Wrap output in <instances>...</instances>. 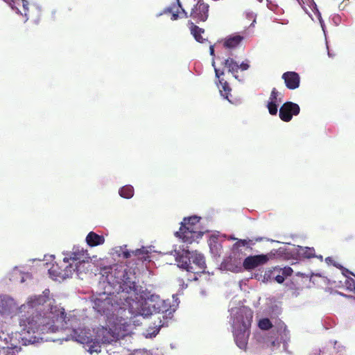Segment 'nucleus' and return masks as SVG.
Returning a JSON list of instances; mask_svg holds the SVG:
<instances>
[{
  "label": "nucleus",
  "instance_id": "nucleus-30",
  "mask_svg": "<svg viewBox=\"0 0 355 355\" xmlns=\"http://www.w3.org/2000/svg\"><path fill=\"white\" fill-rule=\"evenodd\" d=\"M334 349L336 351L335 355H347L345 347L340 343L335 342Z\"/></svg>",
  "mask_w": 355,
  "mask_h": 355
},
{
  "label": "nucleus",
  "instance_id": "nucleus-31",
  "mask_svg": "<svg viewBox=\"0 0 355 355\" xmlns=\"http://www.w3.org/2000/svg\"><path fill=\"white\" fill-rule=\"evenodd\" d=\"M278 105L272 104V103H267V108L268 110L269 113L271 115H276L278 112Z\"/></svg>",
  "mask_w": 355,
  "mask_h": 355
},
{
  "label": "nucleus",
  "instance_id": "nucleus-14",
  "mask_svg": "<svg viewBox=\"0 0 355 355\" xmlns=\"http://www.w3.org/2000/svg\"><path fill=\"white\" fill-rule=\"evenodd\" d=\"M209 6L202 1H198L192 8L191 17L197 22L205 21L208 17Z\"/></svg>",
  "mask_w": 355,
  "mask_h": 355
},
{
  "label": "nucleus",
  "instance_id": "nucleus-25",
  "mask_svg": "<svg viewBox=\"0 0 355 355\" xmlns=\"http://www.w3.org/2000/svg\"><path fill=\"white\" fill-rule=\"evenodd\" d=\"M119 194L121 198L130 199L134 196V188L130 184L125 185L119 189Z\"/></svg>",
  "mask_w": 355,
  "mask_h": 355
},
{
  "label": "nucleus",
  "instance_id": "nucleus-20",
  "mask_svg": "<svg viewBox=\"0 0 355 355\" xmlns=\"http://www.w3.org/2000/svg\"><path fill=\"white\" fill-rule=\"evenodd\" d=\"M225 66L228 68V71L234 76V77L239 80L237 76L238 70L239 69V64L232 58H229L225 60Z\"/></svg>",
  "mask_w": 355,
  "mask_h": 355
},
{
  "label": "nucleus",
  "instance_id": "nucleus-13",
  "mask_svg": "<svg viewBox=\"0 0 355 355\" xmlns=\"http://www.w3.org/2000/svg\"><path fill=\"white\" fill-rule=\"evenodd\" d=\"M268 260L269 256L267 254L249 256L243 260V266L244 269L250 270L264 265Z\"/></svg>",
  "mask_w": 355,
  "mask_h": 355
},
{
  "label": "nucleus",
  "instance_id": "nucleus-39",
  "mask_svg": "<svg viewBox=\"0 0 355 355\" xmlns=\"http://www.w3.org/2000/svg\"><path fill=\"white\" fill-rule=\"evenodd\" d=\"M230 239H231V240H237V241L239 240V239H236V238H235V237H234V236H230Z\"/></svg>",
  "mask_w": 355,
  "mask_h": 355
},
{
  "label": "nucleus",
  "instance_id": "nucleus-9",
  "mask_svg": "<svg viewBox=\"0 0 355 355\" xmlns=\"http://www.w3.org/2000/svg\"><path fill=\"white\" fill-rule=\"evenodd\" d=\"M278 336L274 338L272 336H267L266 338H262V339L259 338V334L257 333L255 334V337L259 343H264L267 345V346H270L273 349L279 347L280 343L283 345V350H287L288 343L290 340V334L289 331L287 329L286 326L284 322H279L278 324L277 329Z\"/></svg>",
  "mask_w": 355,
  "mask_h": 355
},
{
  "label": "nucleus",
  "instance_id": "nucleus-12",
  "mask_svg": "<svg viewBox=\"0 0 355 355\" xmlns=\"http://www.w3.org/2000/svg\"><path fill=\"white\" fill-rule=\"evenodd\" d=\"M300 111V106L297 103L288 101L279 108V116L283 121L288 122L292 119L293 116H297Z\"/></svg>",
  "mask_w": 355,
  "mask_h": 355
},
{
  "label": "nucleus",
  "instance_id": "nucleus-2",
  "mask_svg": "<svg viewBox=\"0 0 355 355\" xmlns=\"http://www.w3.org/2000/svg\"><path fill=\"white\" fill-rule=\"evenodd\" d=\"M49 290L42 294L32 295L24 304L18 305L15 299L8 295H0V315L12 318L19 315L20 335L24 345L35 344L44 340L42 335L73 327L75 318L67 316L64 309L52 305Z\"/></svg>",
  "mask_w": 355,
  "mask_h": 355
},
{
  "label": "nucleus",
  "instance_id": "nucleus-46",
  "mask_svg": "<svg viewBox=\"0 0 355 355\" xmlns=\"http://www.w3.org/2000/svg\"><path fill=\"white\" fill-rule=\"evenodd\" d=\"M260 2H261L263 0H259Z\"/></svg>",
  "mask_w": 355,
  "mask_h": 355
},
{
  "label": "nucleus",
  "instance_id": "nucleus-10",
  "mask_svg": "<svg viewBox=\"0 0 355 355\" xmlns=\"http://www.w3.org/2000/svg\"><path fill=\"white\" fill-rule=\"evenodd\" d=\"M148 253L149 250L147 248L142 247L135 250H128L126 245L114 247L110 252V254L114 257L128 259L133 256L141 261H150Z\"/></svg>",
  "mask_w": 355,
  "mask_h": 355
},
{
  "label": "nucleus",
  "instance_id": "nucleus-16",
  "mask_svg": "<svg viewBox=\"0 0 355 355\" xmlns=\"http://www.w3.org/2000/svg\"><path fill=\"white\" fill-rule=\"evenodd\" d=\"M282 78L284 80L286 87L290 89H297L300 86V78L299 74L295 71L284 73Z\"/></svg>",
  "mask_w": 355,
  "mask_h": 355
},
{
  "label": "nucleus",
  "instance_id": "nucleus-7",
  "mask_svg": "<svg viewBox=\"0 0 355 355\" xmlns=\"http://www.w3.org/2000/svg\"><path fill=\"white\" fill-rule=\"evenodd\" d=\"M200 218L197 216L184 218L181 223L180 230L175 235L184 243H191L200 239L207 230H204L200 224Z\"/></svg>",
  "mask_w": 355,
  "mask_h": 355
},
{
  "label": "nucleus",
  "instance_id": "nucleus-18",
  "mask_svg": "<svg viewBox=\"0 0 355 355\" xmlns=\"http://www.w3.org/2000/svg\"><path fill=\"white\" fill-rule=\"evenodd\" d=\"M178 5H174L170 8H166L163 12H160L157 15V17L161 16L163 13H166V12H169L172 13L171 19L177 20L179 17H186L187 12L182 8L179 0H177Z\"/></svg>",
  "mask_w": 355,
  "mask_h": 355
},
{
  "label": "nucleus",
  "instance_id": "nucleus-35",
  "mask_svg": "<svg viewBox=\"0 0 355 355\" xmlns=\"http://www.w3.org/2000/svg\"><path fill=\"white\" fill-rule=\"evenodd\" d=\"M178 282L180 283V285L182 286V289L187 288V285L183 282L182 279H179Z\"/></svg>",
  "mask_w": 355,
  "mask_h": 355
},
{
  "label": "nucleus",
  "instance_id": "nucleus-33",
  "mask_svg": "<svg viewBox=\"0 0 355 355\" xmlns=\"http://www.w3.org/2000/svg\"><path fill=\"white\" fill-rule=\"evenodd\" d=\"M249 67H250V65L248 63V62H243L241 64H239V69L241 71L248 70L249 69Z\"/></svg>",
  "mask_w": 355,
  "mask_h": 355
},
{
  "label": "nucleus",
  "instance_id": "nucleus-34",
  "mask_svg": "<svg viewBox=\"0 0 355 355\" xmlns=\"http://www.w3.org/2000/svg\"><path fill=\"white\" fill-rule=\"evenodd\" d=\"M275 279L277 282H278L279 284H282L284 282V279H285V277L283 276L282 274L281 275H277L275 277Z\"/></svg>",
  "mask_w": 355,
  "mask_h": 355
},
{
  "label": "nucleus",
  "instance_id": "nucleus-28",
  "mask_svg": "<svg viewBox=\"0 0 355 355\" xmlns=\"http://www.w3.org/2000/svg\"><path fill=\"white\" fill-rule=\"evenodd\" d=\"M280 95L281 94L274 88L271 92L268 103H272V104H277L279 105V103L282 102L281 98L279 97Z\"/></svg>",
  "mask_w": 355,
  "mask_h": 355
},
{
  "label": "nucleus",
  "instance_id": "nucleus-45",
  "mask_svg": "<svg viewBox=\"0 0 355 355\" xmlns=\"http://www.w3.org/2000/svg\"><path fill=\"white\" fill-rule=\"evenodd\" d=\"M328 55H329V57H331V53H330V52H329V51L328 52Z\"/></svg>",
  "mask_w": 355,
  "mask_h": 355
},
{
  "label": "nucleus",
  "instance_id": "nucleus-37",
  "mask_svg": "<svg viewBox=\"0 0 355 355\" xmlns=\"http://www.w3.org/2000/svg\"><path fill=\"white\" fill-rule=\"evenodd\" d=\"M209 52H210V55L214 56V46L212 45H210L209 46Z\"/></svg>",
  "mask_w": 355,
  "mask_h": 355
},
{
  "label": "nucleus",
  "instance_id": "nucleus-21",
  "mask_svg": "<svg viewBox=\"0 0 355 355\" xmlns=\"http://www.w3.org/2000/svg\"><path fill=\"white\" fill-rule=\"evenodd\" d=\"M28 273H22L17 267L12 269L10 275V279L12 281H17L19 279L20 283H24L26 280L30 278Z\"/></svg>",
  "mask_w": 355,
  "mask_h": 355
},
{
  "label": "nucleus",
  "instance_id": "nucleus-27",
  "mask_svg": "<svg viewBox=\"0 0 355 355\" xmlns=\"http://www.w3.org/2000/svg\"><path fill=\"white\" fill-rule=\"evenodd\" d=\"M160 324L158 327H155L153 328H149L146 330V331L144 334V336L147 338H152L155 337V336L158 334L159 329L161 327H163L166 324L165 322H159Z\"/></svg>",
  "mask_w": 355,
  "mask_h": 355
},
{
  "label": "nucleus",
  "instance_id": "nucleus-11",
  "mask_svg": "<svg viewBox=\"0 0 355 355\" xmlns=\"http://www.w3.org/2000/svg\"><path fill=\"white\" fill-rule=\"evenodd\" d=\"M21 347L8 332L3 329L0 331V355H18Z\"/></svg>",
  "mask_w": 355,
  "mask_h": 355
},
{
  "label": "nucleus",
  "instance_id": "nucleus-4",
  "mask_svg": "<svg viewBox=\"0 0 355 355\" xmlns=\"http://www.w3.org/2000/svg\"><path fill=\"white\" fill-rule=\"evenodd\" d=\"M173 304L168 300H161L156 294L146 295L143 298L136 293H132V299L127 300L128 313L131 317L148 318L155 313H162L165 319L171 318L179 304L177 295H173Z\"/></svg>",
  "mask_w": 355,
  "mask_h": 355
},
{
  "label": "nucleus",
  "instance_id": "nucleus-42",
  "mask_svg": "<svg viewBox=\"0 0 355 355\" xmlns=\"http://www.w3.org/2000/svg\"><path fill=\"white\" fill-rule=\"evenodd\" d=\"M302 8L304 10V11H305L306 13H308V14H309V12H307L306 9L304 6H302Z\"/></svg>",
  "mask_w": 355,
  "mask_h": 355
},
{
  "label": "nucleus",
  "instance_id": "nucleus-19",
  "mask_svg": "<svg viewBox=\"0 0 355 355\" xmlns=\"http://www.w3.org/2000/svg\"><path fill=\"white\" fill-rule=\"evenodd\" d=\"M105 241V239L103 235H99L94 232H89L85 238V242L91 248L102 245Z\"/></svg>",
  "mask_w": 355,
  "mask_h": 355
},
{
  "label": "nucleus",
  "instance_id": "nucleus-44",
  "mask_svg": "<svg viewBox=\"0 0 355 355\" xmlns=\"http://www.w3.org/2000/svg\"><path fill=\"white\" fill-rule=\"evenodd\" d=\"M250 17H254V14H253V13H251V14H250Z\"/></svg>",
  "mask_w": 355,
  "mask_h": 355
},
{
  "label": "nucleus",
  "instance_id": "nucleus-17",
  "mask_svg": "<svg viewBox=\"0 0 355 355\" xmlns=\"http://www.w3.org/2000/svg\"><path fill=\"white\" fill-rule=\"evenodd\" d=\"M6 2L12 8V10L16 11L17 13H20L21 15L25 16L24 21L28 20L27 11H28V3L25 0H3Z\"/></svg>",
  "mask_w": 355,
  "mask_h": 355
},
{
  "label": "nucleus",
  "instance_id": "nucleus-1",
  "mask_svg": "<svg viewBox=\"0 0 355 355\" xmlns=\"http://www.w3.org/2000/svg\"><path fill=\"white\" fill-rule=\"evenodd\" d=\"M101 275V282L107 285L105 291L93 297V308L106 316L109 329L99 327L94 330V336L86 333L78 334L74 330L75 340L90 354L100 352L103 344L115 342L131 334L133 329L130 320H128L130 314L127 300H131L132 293H135L134 276L118 265L104 268Z\"/></svg>",
  "mask_w": 355,
  "mask_h": 355
},
{
  "label": "nucleus",
  "instance_id": "nucleus-24",
  "mask_svg": "<svg viewBox=\"0 0 355 355\" xmlns=\"http://www.w3.org/2000/svg\"><path fill=\"white\" fill-rule=\"evenodd\" d=\"M297 252L299 256L304 258H311L315 257V250L313 248L297 246Z\"/></svg>",
  "mask_w": 355,
  "mask_h": 355
},
{
  "label": "nucleus",
  "instance_id": "nucleus-5",
  "mask_svg": "<svg viewBox=\"0 0 355 355\" xmlns=\"http://www.w3.org/2000/svg\"><path fill=\"white\" fill-rule=\"evenodd\" d=\"M229 311L236 345L241 349L245 350L253 313L250 309L245 306H231Z\"/></svg>",
  "mask_w": 355,
  "mask_h": 355
},
{
  "label": "nucleus",
  "instance_id": "nucleus-41",
  "mask_svg": "<svg viewBox=\"0 0 355 355\" xmlns=\"http://www.w3.org/2000/svg\"><path fill=\"white\" fill-rule=\"evenodd\" d=\"M262 240V238H257L255 239L256 241H261Z\"/></svg>",
  "mask_w": 355,
  "mask_h": 355
},
{
  "label": "nucleus",
  "instance_id": "nucleus-43",
  "mask_svg": "<svg viewBox=\"0 0 355 355\" xmlns=\"http://www.w3.org/2000/svg\"><path fill=\"white\" fill-rule=\"evenodd\" d=\"M255 21H255V19H254V20H253V21H252V23L251 26H253V25H254V24L255 23Z\"/></svg>",
  "mask_w": 355,
  "mask_h": 355
},
{
  "label": "nucleus",
  "instance_id": "nucleus-23",
  "mask_svg": "<svg viewBox=\"0 0 355 355\" xmlns=\"http://www.w3.org/2000/svg\"><path fill=\"white\" fill-rule=\"evenodd\" d=\"M243 40V37L239 35H231L225 41V46L229 49L236 47Z\"/></svg>",
  "mask_w": 355,
  "mask_h": 355
},
{
  "label": "nucleus",
  "instance_id": "nucleus-26",
  "mask_svg": "<svg viewBox=\"0 0 355 355\" xmlns=\"http://www.w3.org/2000/svg\"><path fill=\"white\" fill-rule=\"evenodd\" d=\"M191 33L193 35L195 40L198 42L202 43L204 41L207 40L206 39H204L201 35L202 33H204V30L197 26H191Z\"/></svg>",
  "mask_w": 355,
  "mask_h": 355
},
{
  "label": "nucleus",
  "instance_id": "nucleus-29",
  "mask_svg": "<svg viewBox=\"0 0 355 355\" xmlns=\"http://www.w3.org/2000/svg\"><path fill=\"white\" fill-rule=\"evenodd\" d=\"M258 326L261 330H267L272 327V324L269 319L263 318L259 321Z\"/></svg>",
  "mask_w": 355,
  "mask_h": 355
},
{
  "label": "nucleus",
  "instance_id": "nucleus-36",
  "mask_svg": "<svg viewBox=\"0 0 355 355\" xmlns=\"http://www.w3.org/2000/svg\"><path fill=\"white\" fill-rule=\"evenodd\" d=\"M49 257L51 259H52V260H54V259H55V256L54 255H49V256H46H46H44V259L43 261H47L49 260V259H48Z\"/></svg>",
  "mask_w": 355,
  "mask_h": 355
},
{
  "label": "nucleus",
  "instance_id": "nucleus-38",
  "mask_svg": "<svg viewBox=\"0 0 355 355\" xmlns=\"http://www.w3.org/2000/svg\"><path fill=\"white\" fill-rule=\"evenodd\" d=\"M331 261V257L326 258V262L327 263H329Z\"/></svg>",
  "mask_w": 355,
  "mask_h": 355
},
{
  "label": "nucleus",
  "instance_id": "nucleus-15",
  "mask_svg": "<svg viewBox=\"0 0 355 355\" xmlns=\"http://www.w3.org/2000/svg\"><path fill=\"white\" fill-rule=\"evenodd\" d=\"M212 66L214 68L216 78H218L219 84H218V87L219 89L220 95L225 99H227L230 103H232V101L230 98L231 96V88L229 86V84L227 81L224 80V79H220V76L223 75V71H220L218 69H217L215 66V62L213 60Z\"/></svg>",
  "mask_w": 355,
  "mask_h": 355
},
{
  "label": "nucleus",
  "instance_id": "nucleus-3",
  "mask_svg": "<svg viewBox=\"0 0 355 355\" xmlns=\"http://www.w3.org/2000/svg\"><path fill=\"white\" fill-rule=\"evenodd\" d=\"M62 254L61 265L53 264L48 269L51 278L61 282L76 275L83 279L82 275L88 271L90 266L91 259L87 250L82 247L74 246L71 250L63 252Z\"/></svg>",
  "mask_w": 355,
  "mask_h": 355
},
{
  "label": "nucleus",
  "instance_id": "nucleus-6",
  "mask_svg": "<svg viewBox=\"0 0 355 355\" xmlns=\"http://www.w3.org/2000/svg\"><path fill=\"white\" fill-rule=\"evenodd\" d=\"M176 254L178 267L193 273L192 280H197L198 275L205 272L206 263L202 254L197 251L189 252L188 250H186L182 254Z\"/></svg>",
  "mask_w": 355,
  "mask_h": 355
},
{
  "label": "nucleus",
  "instance_id": "nucleus-22",
  "mask_svg": "<svg viewBox=\"0 0 355 355\" xmlns=\"http://www.w3.org/2000/svg\"><path fill=\"white\" fill-rule=\"evenodd\" d=\"M306 2L309 5L311 10L317 15V17L319 20V22L320 24L321 28L323 31V33H324V35H326L325 25H324V21L322 18L321 14L317 8L316 3H315V1L313 0H306Z\"/></svg>",
  "mask_w": 355,
  "mask_h": 355
},
{
  "label": "nucleus",
  "instance_id": "nucleus-8",
  "mask_svg": "<svg viewBox=\"0 0 355 355\" xmlns=\"http://www.w3.org/2000/svg\"><path fill=\"white\" fill-rule=\"evenodd\" d=\"M250 242V240H238L231 248L229 255L223 259L221 268L233 272H241L244 254L241 248L248 245Z\"/></svg>",
  "mask_w": 355,
  "mask_h": 355
},
{
  "label": "nucleus",
  "instance_id": "nucleus-32",
  "mask_svg": "<svg viewBox=\"0 0 355 355\" xmlns=\"http://www.w3.org/2000/svg\"><path fill=\"white\" fill-rule=\"evenodd\" d=\"M280 271L283 276L285 277L290 276L292 274L293 269L291 267H284V268H282Z\"/></svg>",
  "mask_w": 355,
  "mask_h": 355
},
{
  "label": "nucleus",
  "instance_id": "nucleus-40",
  "mask_svg": "<svg viewBox=\"0 0 355 355\" xmlns=\"http://www.w3.org/2000/svg\"><path fill=\"white\" fill-rule=\"evenodd\" d=\"M268 8L270 9V10H272V4H268Z\"/></svg>",
  "mask_w": 355,
  "mask_h": 355
}]
</instances>
